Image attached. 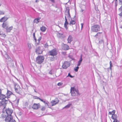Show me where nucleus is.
Returning <instances> with one entry per match:
<instances>
[{
  "label": "nucleus",
  "instance_id": "obj_1",
  "mask_svg": "<svg viewBox=\"0 0 122 122\" xmlns=\"http://www.w3.org/2000/svg\"><path fill=\"white\" fill-rule=\"evenodd\" d=\"M58 54V51L56 48H54L49 51L48 52V55L49 56H52L50 58L51 61H53L54 59V56H56Z\"/></svg>",
  "mask_w": 122,
  "mask_h": 122
},
{
  "label": "nucleus",
  "instance_id": "obj_2",
  "mask_svg": "<svg viewBox=\"0 0 122 122\" xmlns=\"http://www.w3.org/2000/svg\"><path fill=\"white\" fill-rule=\"evenodd\" d=\"M70 93L72 96H75L76 95H79L78 90L77 89H76L75 87H71Z\"/></svg>",
  "mask_w": 122,
  "mask_h": 122
},
{
  "label": "nucleus",
  "instance_id": "obj_3",
  "mask_svg": "<svg viewBox=\"0 0 122 122\" xmlns=\"http://www.w3.org/2000/svg\"><path fill=\"white\" fill-rule=\"evenodd\" d=\"M44 59V57L43 56H39L36 58V61L37 63L38 64H41L43 61Z\"/></svg>",
  "mask_w": 122,
  "mask_h": 122
},
{
  "label": "nucleus",
  "instance_id": "obj_4",
  "mask_svg": "<svg viewBox=\"0 0 122 122\" xmlns=\"http://www.w3.org/2000/svg\"><path fill=\"white\" fill-rule=\"evenodd\" d=\"M115 110H113L112 112H108V115L111 116V118L113 120L117 118V115L115 114Z\"/></svg>",
  "mask_w": 122,
  "mask_h": 122
},
{
  "label": "nucleus",
  "instance_id": "obj_5",
  "mask_svg": "<svg viewBox=\"0 0 122 122\" xmlns=\"http://www.w3.org/2000/svg\"><path fill=\"white\" fill-rule=\"evenodd\" d=\"M7 102L8 100H2L1 102H0V107H2L3 109L5 108Z\"/></svg>",
  "mask_w": 122,
  "mask_h": 122
},
{
  "label": "nucleus",
  "instance_id": "obj_6",
  "mask_svg": "<svg viewBox=\"0 0 122 122\" xmlns=\"http://www.w3.org/2000/svg\"><path fill=\"white\" fill-rule=\"evenodd\" d=\"M92 29L93 31L97 32L100 30V27L98 25H94L92 26Z\"/></svg>",
  "mask_w": 122,
  "mask_h": 122
},
{
  "label": "nucleus",
  "instance_id": "obj_7",
  "mask_svg": "<svg viewBox=\"0 0 122 122\" xmlns=\"http://www.w3.org/2000/svg\"><path fill=\"white\" fill-rule=\"evenodd\" d=\"M59 102V100L57 97L56 98L54 99L51 101V106H53L58 104Z\"/></svg>",
  "mask_w": 122,
  "mask_h": 122
},
{
  "label": "nucleus",
  "instance_id": "obj_8",
  "mask_svg": "<svg viewBox=\"0 0 122 122\" xmlns=\"http://www.w3.org/2000/svg\"><path fill=\"white\" fill-rule=\"evenodd\" d=\"M12 118L11 116H7L5 118V121L6 122H15V121L12 120Z\"/></svg>",
  "mask_w": 122,
  "mask_h": 122
},
{
  "label": "nucleus",
  "instance_id": "obj_9",
  "mask_svg": "<svg viewBox=\"0 0 122 122\" xmlns=\"http://www.w3.org/2000/svg\"><path fill=\"white\" fill-rule=\"evenodd\" d=\"M41 107V105L40 103H34L33 105L32 108L34 110H37Z\"/></svg>",
  "mask_w": 122,
  "mask_h": 122
},
{
  "label": "nucleus",
  "instance_id": "obj_10",
  "mask_svg": "<svg viewBox=\"0 0 122 122\" xmlns=\"http://www.w3.org/2000/svg\"><path fill=\"white\" fill-rule=\"evenodd\" d=\"M15 90L16 92L19 93L21 91L22 89L19 85L16 84L15 86Z\"/></svg>",
  "mask_w": 122,
  "mask_h": 122
},
{
  "label": "nucleus",
  "instance_id": "obj_11",
  "mask_svg": "<svg viewBox=\"0 0 122 122\" xmlns=\"http://www.w3.org/2000/svg\"><path fill=\"white\" fill-rule=\"evenodd\" d=\"M70 66V63L67 61H65L63 63L62 67L64 69H66Z\"/></svg>",
  "mask_w": 122,
  "mask_h": 122
},
{
  "label": "nucleus",
  "instance_id": "obj_12",
  "mask_svg": "<svg viewBox=\"0 0 122 122\" xmlns=\"http://www.w3.org/2000/svg\"><path fill=\"white\" fill-rule=\"evenodd\" d=\"M65 21L64 24V27L66 30H67L68 29V27L67 26L68 24V23L67 21V19L66 16H65Z\"/></svg>",
  "mask_w": 122,
  "mask_h": 122
},
{
  "label": "nucleus",
  "instance_id": "obj_13",
  "mask_svg": "<svg viewBox=\"0 0 122 122\" xmlns=\"http://www.w3.org/2000/svg\"><path fill=\"white\" fill-rule=\"evenodd\" d=\"M5 112L7 114V116H11L13 111L12 110L8 108L6 110Z\"/></svg>",
  "mask_w": 122,
  "mask_h": 122
},
{
  "label": "nucleus",
  "instance_id": "obj_14",
  "mask_svg": "<svg viewBox=\"0 0 122 122\" xmlns=\"http://www.w3.org/2000/svg\"><path fill=\"white\" fill-rule=\"evenodd\" d=\"M35 52L37 54H40L42 53V51L41 50L40 47H39L36 49Z\"/></svg>",
  "mask_w": 122,
  "mask_h": 122
},
{
  "label": "nucleus",
  "instance_id": "obj_15",
  "mask_svg": "<svg viewBox=\"0 0 122 122\" xmlns=\"http://www.w3.org/2000/svg\"><path fill=\"white\" fill-rule=\"evenodd\" d=\"M13 94V93L10 91L7 90L6 94V97L7 98H10V96Z\"/></svg>",
  "mask_w": 122,
  "mask_h": 122
},
{
  "label": "nucleus",
  "instance_id": "obj_16",
  "mask_svg": "<svg viewBox=\"0 0 122 122\" xmlns=\"http://www.w3.org/2000/svg\"><path fill=\"white\" fill-rule=\"evenodd\" d=\"M7 116V114L5 111H4L3 110V113L1 115V117L2 118L4 119L6 118Z\"/></svg>",
  "mask_w": 122,
  "mask_h": 122
},
{
  "label": "nucleus",
  "instance_id": "obj_17",
  "mask_svg": "<svg viewBox=\"0 0 122 122\" xmlns=\"http://www.w3.org/2000/svg\"><path fill=\"white\" fill-rule=\"evenodd\" d=\"M2 26L3 28L6 29L8 27V25L5 22H4L2 25Z\"/></svg>",
  "mask_w": 122,
  "mask_h": 122
},
{
  "label": "nucleus",
  "instance_id": "obj_18",
  "mask_svg": "<svg viewBox=\"0 0 122 122\" xmlns=\"http://www.w3.org/2000/svg\"><path fill=\"white\" fill-rule=\"evenodd\" d=\"M73 40V38L72 36L71 35H69L67 39L68 42V43H71Z\"/></svg>",
  "mask_w": 122,
  "mask_h": 122
},
{
  "label": "nucleus",
  "instance_id": "obj_19",
  "mask_svg": "<svg viewBox=\"0 0 122 122\" xmlns=\"http://www.w3.org/2000/svg\"><path fill=\"white\" fill-rule=\"evenodd\" d=\"M8 18L6 17L5 16H4V17L0 19V22H3L5 21L8 19Z\"/></svg>",
  "mask_w": 122,
  "mask_h": 122
},
{
  "label": "nucleus",
  "instance_id": "obj_20",
  "mask_svg": "<svg viewBox=\"0 0 122 122\" xmlns=\"http://www.w3.org/2000/svg\"><path fill=\"white\" fill-rule=\"evenodd\" d=\"M13 28V27L12 26L9 27L8 28H7L6 29V32H10Z\"/></svg>",
  "mask_w": 122,
  "mask_h": 122
},
{
  "label": "nucleus",
  "instance_id": "obj_21",
  "mask_svg": "<svg viewBox=\"0 0 122 122\" xmlns=\"http://www.w3.org/2000/svg\"><path fill=\"white\" fill-rule=\"evenodd\" d=\"M82 60V55H81L80 56V59L78 62V64L77 65V66H80L81 64V61Z\"/></svg>",
  "mask_w": 122,
  "mask_h": 122
},
{
  "label": "nucleus",
  "instance_id": "obj_22",
  "mask_svg": "<svg viewBox=\"0 0 122 122\" xmlns=\"http://www.w3.org/2000/svg\"><path fill=\"white\" fill-rule=\"evenodd\" d=\"M6 98V97L5 95L3 94H0V99L3 100Z\"/></svg>",
  "mask_w": 122,
  "mask_h": 122
},
{
  "label": "nucleus",
  "instance_id": "obj_23",
  "mask_svg": "<svg viewBox=\"0 0 122 122\" xmlns=\"http://www.w3.org/2000/svg\"><path fill=\"white\" fill-rule=\"evenodd\" d=\"M46 28L44 26L41 27L40 28L41 30V31L43 32H45L46 30Z\"/></svg>",
  "mask_w": 122,
  "mask_h": 122
},
{
  "label": "nucleus",
  "instance_id": "obj_24",
  "mask_svg": "<svg viewBox=\"0 0 122 122\" xmlns=\"http://www.w3.org/2000/svg\"><path fill=\"white\" fill-rule=\"evenodd\" d=\"M69 49V46L67 45H65L64 47V49L65 50H67Z\"/></svg>",
  "mask_w": 122,
  "mask_h": 122
},
{
  "label": "nucleus",
  "instance_id": "obj_25",
  "mask_svg": "<svg viewBox=\"0 0 122 122\" xmlns=\"http://www.w3.org/2000/svg\"><path fill=\"white\" fill-rule=\"evenodd\" d=\"M40 19V18H39L34 19V23H38L39 22V20Z\"/></svg>",
  "mask_w": 122,
  "mask_h": 122
},
{
  "label": "nucleus",
  "instance_id": "obj_26",
  "mask_svg": "<svg viewBox=\"0 0 122 122\" xmlns=\"http://www.w3.org/2000/svg\"><path fill=\"white\" fill-rule=\"evenodd\" d=\"M76 22L75 20H71L69 23L70 25H74L75 24Z\"/></svg>",
  "mask_w": 122,
  "mask_h": 122
},
{
  "label": "nucleus",
  "instance_id": "obj_27",
  "mask_svg": "<svg viewBox=\"0 0 122 122\" xmlns=\"http://www.w3.org/2000/svg\"><path fill=\"white\" fill-rule=\"evenodd\" d=\"M33 97V98L34 99H39L41 101H42V99H41L38 97L34 96Z\"/></svg>",
  "mask_w": 122,
  "mask_h": 122
},
{
  "label": "nucleus",
  "instance_id": "obj_28",
  "mask_svg": "<svg viewBox=\"0 0 122 122\" xmlns=\"http://www.w3.org/2000/svg\"><path fill=\"white\" fill-rule=\"evenodd\" d=\"M46 107L45 106H42L41 107V110L42 111H44L45 110Z\"/></svg>",
  "mask_w": 122,
  "mask_h": 122
},
{
  "label": "nucleus",
  "instance_id": "obj_29",
  "mask_svg": "<svg viewBox=\"0 0 122 122\" xmlns=\"http://www.w3.org/2000/svg\"><path fill=\"white\" fill-rule=\"evenodd\" d=\"M41 101L44 103L46 104L48 106V107L49 108H51V106L49 105L48 103L46 102L45 101H44L43 100H42V101Z\"/></svg>",
  "mask_w": 122,
  "mask_h": 122
},
{
  "label": "nucleus",
  "instance_id": "obj_30",
  "mask_svg": "<svg viewBox=\"0 0 122 122\" xmlns=\"http://www.w3.org/2000/svg\"><path fill=\"white\" fill-rule=\"evenodd\" d=\"M71 105V104H68V105L66 106H65V107L66 108H68Z\"/></svg>",
  "mask_w": 122,
  "mask_h": 122
},
{
  "label": "nucleus",
  "instance_id": "obj_31",
  "mask_svg": "<svg viewBox=\"0 0 122 122\" xmlns=\"http://www.w3.org/2000/svg\"><path fill=\"white\" fill-rule=\"evenodd\" d=\"M0 35H1V37L3 38H5L6 36V35L5 34H0Z\"/></svg>",
  "mask_w": 122,
  "mask_h": 122
},
{
  "label": "nucleus",
  "instance_id": "obj_32",
  "mask_svg": "<svg viewBox=\"0 0 122 122\" xmlns=\"http://www.w3.org/2000/svg\"><path fill=\"white\" fill-rule=\"evenodd\" d=\"M5 14L4 11L0 10V15H4Z\"/></svg>",
  "mask_w": 122,
  "mask_h": 122
},
{
  "label": "nucleus",
  "instance_id": "obj_33",
  "mask_svg": "<svg viewBox=\"0 0 122 122\" xmlns=\"http://www.w3.org/2000/svg\"><path fill=\"white\" fill-rule=\"evenodd\" d=\"M79 68V67L78 66L76 67L74 69V70L76 72H77L78 71V70Z\"/></svg>",
  "mask_w": 122,
  "mask_h": 122
},
{
  "label": "nucleus",
  "instance_id": "obj_34",
  "mask_svg": "<svg viewBox=\"0 0 122 122\" xmlns=\"http://www.w3.org/2000/svg\"><path fill=\"white\" fill-rule=\"evenodd\" d=\"M28 47L29 49H30L31 48V46L30 44L28 43Z\"/></svg>",
  "mask_w": 122,
  "mask_h": 122
},
{
  "label": "nucleus",
  "instance_id": "obj_35",
  "mask_svg": "<svg viewBox=\"0 0 122 122\" xmlns=\"http://www.w3.org/2000/svg\"><path fill=\"white\" fill-rule=\"evenodd\" d=\"M118 1L117 0H116L115 1V6L116 7L117 6Z\"/></svg>",
  "mask_w": 122,
  "mask_h": 122
},
{
  "label": "nucleus",
  "instance_id": "obj_36",
  "mask_svg": "<svg viewBox=\"0 0 122 122\" xmlns=\"http://www.w3.org/2000/svg\"><path fill=\"white\" fill-rule=\"evenodd\" d=\"M118 10L120 12H122V5L118 9Z\"/></svg>",
  "mask_w": 122,
  "mask_h": 122
},
{
  "label": "nucleus",
  "instance_id": "obj_37",
  "mask_svg": "<svg viewBox=\"0 0 122 122\" xmlns=\"http://www.w3.org/2000/svg\"><path fill=\"white\" fill-rule=\"evenodd\" d=\"M114 120L113 122H119V120H117V118L115 119H113Z\"/></svg>",
  "mask_w": 122,
  "mask_h": 122
},
{
  "label": "nucleus",
  "instance_id": "obj_38",
  "mask_svg": "<svg viewBox=\"0 0 122 122\" xmlns=\"http://www.w3.org/2000/svg\"><path fill=\"white\" fill-rule=\"evenodd\" d=\"M63 84V83L62 82H59L57 84V85L59 86H60Z\"/></svg>",
  "mask_w": 122,
  "mask_h": 122
},
{
  "label": "nucleus",
  "instance_id": "obj_39",
  "mask_svg": "<svg viewBox=\"0 0 122 122\" xmlns=\"http://www.w3.org/2000/svg\"><path fill=\"white\" fill-rule=\"evenodd\" d=\"M33 35L34 37V38L35 39V41H36V40L35 38V33H34L33 34Z\"/></svg>",
  "mask_w": 122,
  "mask_h": 122
},
{
  "label": "nucleus",
  "instance_id": "obj_40",
  "mask_svg": "<svg viewBox=\"0 0 122 122\" xmlns=\"http://www.w3.org/2000/svg\"><path fill=\"white\" fill-rule=\"evenodd\" d=\"M119 1L120 4L122 5V0H119Z\"/></svg>",
  "mask_w": 122,
  "mask_h": 122
},
{
  "label": "nucleus",
  "instance_id": "obj_41",
  "mask_svg": "<svg viewBox=\"0 0 122 122\" xmlns=\"http://www.w3.org/2000/svg\"><path fill=\"white\" fill-rule=\"evenodd\" d=\"M68 76H69V77H73L71 76L70 74V73H69L68 74Z\"/></svg>",
  "mask_w": 122,
  "mask_h": 122
},
{
  "label": "nucleus",
  "instance_id": "obj_42",
  "mask_svg": "<svg viewBox=\"0 0 122 122\" xmlns=\"http://www.w3.org/2000/svg\"><path fill=\"white\" fill-rule=\"evenodd\" d=\"M101 33V32H98V33H97V34H96V35H95V36H98V34H100V33Z\"/></svg>",
  "mask_w": 122,
  "mask_h": 122
},
{
  "label": "nucleus",
  "instance_id": "obj_43",
  "mask_svg": "<svg viewBox=\"0 0 122 122\" xmlns=\"http://www.w3.org/2000/svg\"><path fill=\"white\" fill-rule=\"evenodd\" d=\"M67 13L68 14V16H70V12H69V10H68Z\"/></svg>",
  "mask_w": 122,
  "mask_h": 122
},
{
  "label": "nucleus",
  "instance_id": "obj_44",
  "mask_svg": "<svg viewBox=\"0 0 122 122\" xmlns=\"http://www.w3.org/2000/svg\"><path fill=\"white\" fill-rule=\"evenodd\" d=\"M121 13H120L119 15L121 16H122V12H121Z\"/></svg>",
  "mask_w": 122,
  "mask_h": 122
},
{
  "label": "nucleus",
  "instance_id": "obj_45",
  "mask_svg": "<svg viewBox=\"0 0 122 122\" xmlns=\"http://www.w3.org/2000/svg\"><path fill=\"white\" fill-rule=\"evenodd\" d=\"M81 29H82L83 27V23H81Z\"/></svg>",
  "mask_w": 122,
  "mask_h": 122
},
{
  "label": "nucleus",
  "instance_id": "obj_46",
  "mask_svg": "<svg viewBox=\"0 0 122 122\" xmlns=\"http://www.w3.org/2000/svg\"><path fill=\"white\" fill-rule=\"evenodd\" d=\"M112 64H111V65H110V69H111L112 67Z\"/></svg>",
  "mask_w": 122,
  "mask_h": 122
},
{
  "label": "nucleus",
  "instance_id": "obj_47",
  "mask_svg": "<svg viewBox=\"0 0 122 122\" xmlns=\"http://www.w3.org/2000/svg\"><path fill=\"white\" fill-rule=\"evenodd\" d=\"M112 64V62H111V61H110V65H111V64Z\"/></svg>",
  "mask_w": 122,
  "mask_h": 122
},
{
  "label": "nucleus",
  "instance_id": "obj_48",
  "mask_svg": "<svg viewBox=\"0 0 122 122\" xmlns=\"http://www.w3.org/2000/svg\"><path fill=\"white\" fill-rule=\"evenodd\" d=\"M1 90L0 89V95L1 94Z\"/></svg>",
  "mask_w": 122,
  "mask_h": 122
},
{
  "label": "nucleus",
  "instance_id": "obj_49",
  "mask_svg": "<svg viewBox=\"0 0 122 122\" xmlns=\"http://www.w3.org/2000/svg\"><path fill=\"white\" fill-rule=\"evenodd\" d=\"M39 0H36V2H39Z\"/></svg>",
  "mask_w": 122,
  "mask_h": 122
},
{
  "label": "nucleus",
  "instance_id": "obj_50",
  "mask_svg": "<svg viewBox=\"0 0 122 122\" xmlns=\"http://www.w3.org/2000/svg\"><path fill=\"white\" fill-rule=\"evenodd\" d=\"M121 28L122 29V26L121 27Z\"/></svg>",
  "mask_w": 122,
  "mask_h": 122
},
{
  "label": "nucleus",
  "instance_id": "obj_51",
  "mask_svg": "<svg viewBox=\"0 0 122 122\" xmlns=\"http://www.w3.org/2000/svg\"><path fill=\"white\" fill-rule=\"evenodd\" d=\"M1 5V4H0V6Z\"/></svg>",
  "mask_w": 122,
  "mask_h": 122
}]
</instances>
